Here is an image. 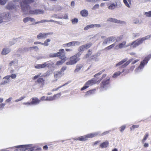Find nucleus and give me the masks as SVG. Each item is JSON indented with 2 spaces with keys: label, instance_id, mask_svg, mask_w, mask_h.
Masks as SVG:
<instances>
[{
  "label": "nucleus",
  "instance_id": "1",
  "mask_svg": "<svg viewBox=\"0 0 151 151\" xmlns=\"http://www.w3.org/2000/svg\"><path fill=\"white\" fill-rule=\"evenodd\" d=\"M150 37V35H148L141 39H139L133 42L131 44H126V42L123 41V47H127L130 45H132L133 47L135 48L143 43L145 40L148 39Z\"/></svg>",
  "mask_w": 151,
  "mask_h": 151
},
{
  "label": "nucleus",
  "instance_id": "2",
  "mask_svg": "<svg viewBox=\"0 0 151 151\" xmlns=\"http://www.w3.org/2000/svg\"><path fill=\"white\" fill-rule=\"evenodd\" d=\"M21 9L25 13L29 12L33 14H40L44 13V11L42 9L30 10L29 6H25L23 4H21Z\"/></svg>",
  "mask_w": 151,
  "mask_h": 151
},
{
  "label": "nucleus",
  "instance_id": "3",
  "mask_svg": "<svg viewBox=\"0 0 151 151\" xmlns=\"http://www.w3.org/2000/svg\"><path fill=\"white\" fill-rule=\"evenodd\" d=\"M11 15L9 13H4L0 14V23L9 20Z\"/></svg>",
  "mask_w": 151,
  "mask_h": 151
},
{
  "label": "nucleus",
  "instance_id": "4",
  "mask_svg": "<svg viewBox=\"0 0 151 151\" xmlns=\"http://www.w3.org/2000/svg\"><path fill=\"white\" fill-rule=\"evenodd\" d=\"M80 60V58L76 56L73 55L70 58V61L67 62L66 64L67 65H73L77 63Z\"/></svg>",
  "mask_w": 151,
  "mask_h": 151
},
{
  "label": "nucleus",
  "instance_id": "5",
  "mask_svg": "<svg viewBox=\"0 0 151 151\" xmlns=\"http://www.w3.org/2000/svg\"><path fill=\"white\" fill-rule=\"evenodd\" d=\"M58 57L61 59V60H62L64 62L67 60V58L65 56L64 50L63 49H60L59 51L58 52Z\"/></svg>",
  "mask_w": 151,
  "mask_h": 151
},
{
  "label": "nucleus",
  "instance_id": "6",
  "mask_svg": "<svg viewBox=\"0 0 151 151\" xmlns=\"http://www.w3.org/2000/svg\"><path fill=\"white\" fill-rule=\"evenodd\" d=\"M149 60V58L148 57H145L143 60L141 62L140 65L138 67V68L140 69L143 68L145 65L147 64Z\"/></svg>",
  "mask_w": 151,
  "mask_h": 151
},
{
  "label": "nucleus",
  "instance_id": "7",
  "mask_svg": "<svg viewBox=\"0 0 151 151\" xmlns=\"http://www.w3.org/2000/svg\"><path fill=\"white\" fill-rule=\"evenodd\" d=\"M116 40V38L114 37H109L106 39L103 42L102 45H105L107 44L108 43H109L110 42H113Z\"/></svg>",
  "mask_w": 151,
  "mask_h": 151
},
{
  "label": "nucleus",
  "instance_id": "8",
  "mask_svg": "<svg viewBox=\"0 0 151 151\" xmlns=\"http://www.w3.org/2000/svg\"><path fill=\"white\" fill-rule=\"evenodd\" d=\"M53 34L52 32L50 33H40L38 34L37 36V38L38 39L40 38H45L47 36Z\"/></svg>",
  "mask_w": 151,
  "mask_h": 151
},
{
  "label": "nucleus",
  "instance_id": "9",
  "mask_svg": "<svg viewBox=\"0 0 151 151\" xmlns=\"http://www.w3.org/2000/svg\"><path fill=\"white\" fill-rule=\"evenodd\" d=\"M101 27V25L100 24H91L87 26L84 28V29L85 30H87L88 29L91 28L93 27L99 28Z\"/></svg>",
  "mask_w": 151,
  "mask_h": 151
},
{
  "label": "nucleus",
  "instance_id": "10",
  "mask_svg": "<svg viewBox=\"0 0 151 151\" xmlns=\"http://www.w3.org/2000/svg\"><path fill=\"white\" fill-rule=\"evenodd\" d=\"M34 1V0H23L22 1L20 2L21 6V4H22L25 6H29L28 4L33 2Z\"/></svg>",
  "mask_w": 151,
  "mask_h": 151
},
{
  "label": "nucleus",
  "instance_id": "11",
  "mask_svg": "<svg viewBox=\"0 0 151 151\" xmlns=\"http://www.w3.org/2000/svg\"><path fill=\"white\" fill-rule=\"evenodd\" d=\"M107 21L110 22H114L115 23L118 24H122V21L119 20H117L114 18H109L107 20Z\"/></svg>",
  "mask_w": 151,
  "mask_h": 151
},
{
  "label": "nucleus",
  "instance_id": "12",
  "mask_svg": "<svg viewBox=\"0 0 151 151\" xmlns=\"http://www.w3.org/2000/svg\"><path fill=\"white\" fill-rule=\"evenodd\" d=\"M63 74V73H62L60 71H55L54 72V77L55 78H57L56 81L57 80V78L61 77Z\"/></svg>",
  "mask_w": 151,
  "mask_h": 151
},
{
  "label": "nucleus",
  "instance_id": "13",
  "mask_svg": "<svg viewBox=\"0 0 151 151\" xmlns=\"http://www.w3.org/2000/svg\"><path fill=\"white\" fill-rule=\"evenodd\" d=\"M3 79L4 80L1 83V85H4L10 82V80L9 78V77L8 76H6L4 77Z\"/></svg>",
  "mask_w": 151,
  "mask_h": 151
},
{
  "label": "nucleus",
  "instance_id": "14",
  "mask_svg": "<svg viewBox=\"0 0 151 151\" xmlns=\"http://www.w3.org/2000/svg\"><path fill=\"white\" fill-rule=\"evenodd\" d=\"M32 101L31 102V104H39L40 100L37 98H32Z\"/></svg>",
  "mask_w": 151,
  "mask_h": 151
},
{
  "label": "nucleus",
  "instance_id": "15",
  "mask_svg": "<svg viewBox=\"0 0 151 151\" xmlns=\"http://www.w3.org/2000/svg\"><path fill=\"white\" fill-rule=\"evenodd\" d=\"M83 64H78L76 65V68L74 70V73L78 72L83 68Z\"/></svg>",
  "mask_w": 151,
  "mask_h": 151
},
{
  "label": "nucleus",
  "instance_id": "16",
  "mask_svg": "<svg viewBox=\"0 0 151 151\" xmlns=\"http://www.w3.org/2000/svg\"><path fill=\"white\" fill-rule=\"evenodd\" d=\"M28 21H30L31 22H35V19L29 17H28L24 18L23 19V22L24 23H26Z\"/></svg>",
  "mask_w": 151,
  "mask_h": 151
},
{
  "label": "nucleus",
  "instance_id": "17",
  "mask_svg": "<svg viewBox=\"0 0 151 151\" xmlns=\"http://www.w3.org/2000/svg\"><path fill=\"white\" fill-rule=\"evenodd\" d=\"M11 50L10 49L5 48L3 49L1 54L2 55H6Z\"/></svg>",
  "mask_w": 151,
  "mask_h": 151
},
{
  "label": "nucleus",
  "instance_id": "18",
  "mask_svg": "<svg viewBox=\"0 0 151 151\" xmlns=\"http://www.w3.org/2000/svg\"><path fill=\"white\" fill-rule=\"evenodd\" d=\"M117 6V4H115L114 3L111 4L108 6V9L110 10H113Z\"/></svg>",
  "mask_w": 151,
  "mask_h": 151
},
{
  "label": "nucleus",
  "instance_id": "19",
  "mask_svg": "<svg viewBox=\"0 0 151 151\" xmlns=\"http://www.w3.org/2000/svg\"><path fill=\"white\" fill-rule=\"evenodd\" d=\"M132 59H129L127 61V59H123V68L128 65L132 61Z\"/></svg>",
  "mask_w": 151,
  "mask_h": 151
},
{
  "label": "nucleus",
  "instance_id": "20",
  "mask_svg": "<svg viewBox=\"0 0 151 151\" xmlns=\"http://www.w3.org/2000/svg\"><path fill=\"white\" fill-rule=\"evenodd\" d=\"M80 14L82 16L86 17L88 15V12L87 10L84 9L81 11Z\"/></svg>",
  "mask_w": 151,
  "mask_h": 151
},
{
  "label": "nucleus",
  "instance_id": "21",
  "mask_svg": "<svg viewBox=\"0 0 151 151\" xmlns=\"http://www.w3.org/2000/svg\"><path fill=\"white\" fill-rule=\"evenodd\" d=\"M16 148H20V150L21 151H25L27 150L25 145L17 146L16 147Z\"/></svg>",
  "mask_w": 151,
  "mask_h": 151
},
{
  "label": "nucleus",
  "instance_id": "22",
  "mask_svg": "<svg viewBox=\"0 0 151 151\" xmlns=\"http://www.w3.org/2000/svg\"><path fill=\"white\" fill-rule=\"evenodd\" d=\"M109 143L108 141L105 142L101 143L100 145L102 148H106L108 146Z\"/></svg>",
  "mask_w": 151,
  "mask_h": 151
},
{
  "label": "nucleus",
  "instance_id": "23",
  "mask_svg": "<svg viewBox=\"0 0 151 151\" xmlns=\"http://www.w3.org/2000/svg\"><path fill=\"white\" fill-rule=\"evenodd\" d=\"M96 83V82L93 80H91L89 81L86 83L85 85H92L93 84H95Z\"/></svg>",
  "mask_w": 151,
  "mask_h": 151
},
{
  "label": "nucleus",
  "instance_id": "24",
  "mask_svg": "<svg viewBox=\"0 0 151 151\" xmlns=\"http://www.w3.org/2000/svg\"><path fill=\"white\" fill-rule=\"evenodd\" d=\"M98 134V133H94L88 134L87 135L88 138L93 137H94L96 136Z\"/></svg>",
  "mask_w": 151,
  "mask_h": 151
},
{
  "label": "nucleus",
  "instance_id": "25",
  "mask_svg": "<svg viewBox=\"0 0 151 151\" xmlns=\"http://www.w3.org/2000/svg\"><path fill=\"white\" fill-rule=\"evenodd\" d=\"M109 80V79L106 80L105 81H103L102 82V83L101 84V87L102 88H104V86L107 84H108L109 82L108 81Z\"/></svg>",
  "mask_w": 151,
  "mask_h": 151
},
{
  "label": "nucleus",
  "instance_id": "26",
  "mask_svg": "<svg viewBox=\"0 0 151 151\" xmlns=\"http://www.w3.org/2000/svg\"><path fill=\"white\" fill-rule=\"evenodd\" d=\"M92 52L91 50H88V53L86 55L85 57L83 58L84 59L87 58L89 57L92 54Z\"/></svg>",
  "mask_w": 151,
  "mask_h": 151
},
{
  "label": "nucleus",
  "instance_id": "27",
  "mask_svg": "<svg viewBox=\"0 0 151 151\" xmlns=\"http://www.w3.org/2000/svg\"><path fill=\"white\" fill-rule=\"evenodd\" d=\"M61 93H58L56 94L53 97H49V101H52L54 99H56V98H55V97L56 96L58 95L59 96H60L61 95Z\"/></svg>",
  "mask_w": 151,
  "mask_h": 151
},
{
  "label": "nucleus",
  "instance_id": "28",
  "mask_svg": "<svg viewBox=\"0 0 151 151\" xmlns=\"http://www.w3.org/2000/svg\"><path fill=\"white\" fill-rule=\"evenodd\" d=\"M123 72V71L122 72H120V71H118L116 72H115L114 73V75L112 76V77L113 78H116L117 77L119 76L121 73H122Z\"/></svg>",
  "mask_w": 151,
  "mask_h": 151
},
{
  "label": "nucleus",
  "instance_id": "29",
  "mask_svg": "<svg viewBox=\"0 0 151 151\" xmlns=\"http://www.w3.org/2000/svg\"><path fill=\"white\" fill-rule=\"evenodd\" d=\"M123 66V60H122L116 64V67H119V68H122Z\"/></svg>",
  "mask_w": 151,
  "mask_h": 151
},
{
  "label": "nucleus",
  "instance_id": "30",
  "mask_svg": "<svg viewBox=\"0 0 151 151\" xmlns=\"http://www.w3.org/2000/svg\"><path fill=\"white\" fill-rule=\"evenodd\" d=\"M46 64V66L49 68H51L52 67L54 68V63L52 62L50 63H48L47 62H45Z\"/></svg>",
  "mask_w": 151,
  "mask_h": 151
},
{
  "label": "nucleus",
  "instance_id": "31",
  "mask_svg": "<svg viewBox=\"0 0 151 151\" xmlns=\"http://www.w3.org/2000/svg\"><path fill=\"white\" fill-rule=\"evenodd\" d=\"M32 49V48L31 47H25L23 48L22 50V52H26L29 51L30 50Z\"/></svg>",
  "mask_w": 151,
  "mask_h": 151
},
{
  "label": "nucleus",
  "instance_id": "32",
  "mask_svg": "<svg viewBox=\"0 0 151 151\" xmlns=\"http://www.w3.org/2000/svg\"><path fill=\"white\" fill-rule=\"evenodd\" d=\"M87 138V135H86L79 137L78 140L81 141H85L86 140Z\"/></svg>",
  "mask_w": 151,
  "mask_h": 151
},
{
  "label": "nucleus",
  "instance_id": "33",
  "mask_svg": "<svg viewBox=\"0 0 151 151\" xmlns=\"http://www.w3.org/2000/svg\"><path fill=\"white\" fill-rule=\"evenodd\" d=\"M149 136V134L148 133H147L145 136H144V138L142 140V143H144L145 142L146 140L147 139Z\"/></svg>",
  "mask_w": 151,
  "mask_h": 151
},
{
  "label": "nucleus",
  "instance_id": "34",
  "mask_svg": "<svg viewBox=\"0 0 151 151\" xmlns=\"http://www.w3.org/2000/svg\"><path fill=\"white\" fill-rule=\"evenodd\" d=\"M78 20L77 18H74L71 20L72 23L73 24H76L78 23Z\"/></svg>",
  "mask_w": 151,
  "mask_h": 151
},
{
  "label": "nucleus",
  "instance_id": "35",
  "mask_svg": "<svg viewBox=\"0 0 151 151\" xmlns=\"http://www.w3.org/2000/svg\"><path fill=\"white\" fill-rule=\"evenodd\" d=\"M37 81L39 83H41L42 85H44V80L42 78H38L37 80Z\"/></svg>",
  "mask_w": 151,
  "mask_h": 151
},
{
  "label": "nucleus",
  "instance_id": "36",
  "mask_svg": "<svg viewBox=\"0 0 151 151\" xmlns=\"http://www.w3.org/2000/svg\"><path fill=\"white\" fill-rule=\"evenodd\" d=\"M58 52L55 53H50L49 55V56L51 58H54L58 57Z\"/></svg>",
  "mask_w": 151,
  "mask_h": 151
},
{
  "label": "nucleus",
  "instance_id": "37",
  "mask_svg": "<svg viewBox=\"0 0 151 151\" xmlns=\"http://www.w3.org/2000/svg\"><path fill=\"white\" fill-rule=\"evenodd\" d=\"M7 9H12L13 8H14L15 7V6H14L11 3H9L7 6Z\"/></svg>",
  "mask_w": 151,
  "mask_h": 151
},
{
  "label": "nucleus",
  "instance_id": "38",
  "mask_svg": "<svg viewBox=\"0 0 151 151\" xmlns=\"http://www.w3.org/2000/svg\"><path fill=\"white\" fill-rule=\"evenodd\" d=\"M145 15L147 17H151V11L145 12Z\"/></svg>",
  "mask_w": 151,
  "mask_h": 151
},
{
  "label": "nucleus",
  "instance_id": "39",
  "mask_svg": "<svg viewBox=\"0 0 151 151\" xmlns=\"http://www.w3.org/2000/svg\"><path fill=\"white\" fill-rule=\"evenodd\" d=\"M85 49H87L91 46V43H89L83 45Z\"/></svg>",
  "mask_w": 151,
  "mask_h": 151
},
{
  "label": "nucleus",
  "instance_id": "40",
  "mask_svg": "<svg viewBox=\"0 0 151 151\" xmlns=\"http://www.w3.org/2000/svg\"><path fill=\"white\" fill-rule=\"evenodd\" d=\"M49 22V20H42L40 21L35 22V24H36L40 23H43V22Z\"/></svg>",
  "mask_w": 151,
  "mask_h": 151
},
{
  "label": "nucleus",
  "instance_id": "41",
  "mask_svg": "<svg viewBox=\"0 0 151 151\" xmlns=\"http://www.w3.org/2000/svg\"><path fill=\"white\" fill-rule=\"evenodd\" d=\"M85 50V48L83 45L80 46L78 49V50L79 52H81L84 51Z\"/></svg>",
  "mask_w": 151,
  "mask_h": 151
},
{
  "label": "nucleus",
  "instance_id": "42",
  "mask_svg": "<svg viewBox=\"0 0 151 151\" xmlns=\"http://www.w3.org/2000/svg\"><path fill=\"white\" fill-rule=\"evenodd\" d=\"M50 74V71H47L46 73H45L42 76H43L44 77H47Z\"/></svg>",
  "mask_w": 151,
  "mask_h": 151
},
{
  "label": "nucleus",
  "instance_id": "43",
  "mask_svg": "<svg viewBox=\"0 0 151 151\" xmlns=\"http://www.w3.org/2000/svg\"><path fill=\"white\" fill-rule=\"evenodd\" d=\"M50 41V39H47L46 41H45V42L44 43H43V45H44L45 46H47L48 45V44L47 42H49Z\"/></svg>",
  "mask_w": 151,
  "mask_h": 151
},
{
  "label": "nucleus",
  "instance_id": "44",
  "mask_svg": "<svg viewBox=\"0 0 151 151\" xmlns=\"http://www.w3.org/2000/svg\"><path fill=\"white\" fill-rule=\"evenodd\" d=\"M99 5L98 4H96L92 8V9L93 10L98 9L99 8Z\"/></svg>",
  "mask_w": 151,
  "mask_h": 151
},
{
  "label": "nucleus",
  "instance_id": "45",
  "mask_svg": "<svg viewBox=\"0 0 151 151\" xmlns=\"http://www.w3.org/2000/svg\"><path fill=\"white\" fill-rule=\"evenodd\" d=\"M123 2L124 3L125 5L128 7H130V4L128 3L127 0H123Z\"/></svg>",
  "mask_w": 151,
  "mask_h": 151
},
{
  "label": "nucleus",
  "instance_id": "46",
  "mask_svg": "<svg viewBox=\"0 0 151 151\" xmlns=\"http://www.w3.org/2000/svg\"><path fill=\"white\" fill-rule=\"evenodd\" d=\"M9 77V78L11 77L12 79H15L16 77V75L15 74H12L10 76H8Z\"/></svg>",
  "mask_w": 151,
  "mask_h": 151
},
{
  "label": "nucleus",
  "instance_id": "47",
  "mask_svg": "<svg viewBox=\"0 0 151 151\" xmlns=\"http://www.w3.org/2000/svg\"><path fill=\"white\" fill-rule=\"evenodd\" d=\"M6 1L7 0H0V4L2 5H4Z\"/></svg>",
  "mask_w": 151,
  "mask_h": 151
},
{
  "label": "nucleus",
  "instance_id": "48",
  "mask_svg": "<svg viewBox=\"0 0 151 151\" xmlns=\"http://www.w3.org/2000/svg\"><path fill=\"white\" fill-rule=\"evenodd\" d=\"M64 63V62H63V61L61 60L57 61L56 64V65H62Z\"/></svg>",
  "mask_w": 151,
  "mask_h": 151
},
{
  "label": "nucleus",
  "instance_id": "49",
  "mask_svg": "<svg viewBox=\"0 0 151 151\" xmlns=\"http://www.w3.org/2000/svg\"><path fill=\"white\" fill-rule=\"evenodd\" d=\"M139 127V125H132V127L131 128H130V129H131V130H132L135 128H138Z\"/></svg>",
  "mask_w": 151,
  "mask_h": 151
},
{
  "label": "nucleus",
  "instance_id": "50",
  "mask_svg": "<svg viewBox=\"0 0 151 151\" xmlns=\"http://www.w3.org/2000/svg\"><path fill=\"white\" fill-rule=\"evenodd\" d=\"M86 1L91 2L92 3H96L97 2L98 0H86Z\"/></svg>",
  "mask_w": 151,
  "mask_h": 151
},
{
  "label": "nucleus",
  "instance_id": "51",
  "mask_svg": "<svg viewBox=\"0 0 151 151\" xmlns=\"http://www.w3.org/2000/svg\"><path fill=\"white\" fill-rule=\"evenodd\" d=\"M97 57L98 55L97 54L94 55L91 57V60H92L94 58H96Z\"/></svg>",
  "mask_w": 151,
  "mask_h": 151
},
{
  "label": "nucleus",
  "instance_id": "52",
  "mask_svg": "<svg viewBox=\"0 0 151 151\" xmlns=\"http://www.w3.org/2000/svg\"><path fill=\"white\" fill-rule=\"evenodd\" d=\"M40 65L41 68H43L46 67V64L45 63L43 64H40Z\"/></svg>",
  "mask_w": 151,
  "mask_h": 151
},
{
  "label": "nucleus",
  "instance_id": "53",
  "mask_svg": "<svg viewBox=\"0 0 151 151\" xmlns=\"http://www.w3.org/2000/svg\"><path fill=\"white\" fill-rule=\"evenodd\" d=\"M67 68L66 66H63L62 67V68L60 70V71L61 72L63 73V72L65 70H66V69Z\"/></svg>",
  "mask_w": 151,
  "mask_h": 151
},
{
  "label": "nucleus",
  "instance_id": "54",
  "mask_svg": "<svg viewBox=\"0 0 151 151\" xmlns=\"http://www.w3.org/2000/svg\"><path fill=\"white\" fill-rule=\"evenodd\" d=\"M115 46V44H112V45L109 46L108 47H107L105 49H111V48Z\"/></svg>",
  "mask_w": 151,
  "mask_h": 151
},
{
  "label": "nucleus",
  "instance_id": "55",
  "mask_svg": "<svg viewBox=\"0 0 151 151\" xmlns=\"http://www.w3.org/2000/svg\"><path fill=\"white\" fill-rule=\"evenodd\" d=\"M104 71V70H103L101 71H100V72H99V73H98L95 74V75H94V76L95 77H96V76H99L100 75V74H101V73H102Z\"/></svg>",
  "mask_w": 151,
  "mask_h": 151
},
{
  "label": "nucleus",
  "instance_id": "56",
  "mask_svg": "<svg viewBox=\"0 0 151 151\" xmlns=\"http://www.w3.org/2000/svg\"><path fill=\"white\" fill-rule=\"evenodd\" d=\"M93 90H90L86 92V95H88L92 93L93 92Z\"/></svg>",
  "mask_w": 151,
  "mask_h": 151
},
{
  "label": "nucleus",
  "instance_id": "57",
  "mask_svg": "<svg viewBox=\"0 0 151 151\" xmlns=\"http://www.w3.org/2000/svg\"><path fill=\"white\" fill-rule=\"evenodd\" d=\"M27 149H30V147L32 146V144L25 145Z\"/></svg>",
  "mask_w": 151,
  "mask_h": 151
},
{
  "label": "nucleus",
  "instance_id": "58",
  "mask_svg": "<svg viewBox=\"0 0 151 151\" xmlns=\"http://www.w3.org/2000/svg\"><path fill=\"white\" fill-rule=\"evenodd\" d=\"M15 63V61H12L9 64V65L10 66H12V65H14Z\"/></svg>",
  "mask_w": 151,
  "mask_h": 151
},
{
  "label": "nucleus",
  "instance_id": "59",
  "mask_svg": "<svg viewBox=\"0 0 151 151\" xmlns=\"http://www.w3.org/2000/svg\"><path fill=\"white\" fill-rule=\"evenodd\" d=\"M52 17H54L56 18H59V19L62 18V17H59L58 16L57 14H53V15H52Z\"/></svg>",
  "mask_w": 151,
  "mask_h": 151
},
{
  "label": "nucleus",
  "instance_id": "60",
  "mask_svg": "<svg viewBox=\"0 0 151 151\" xmlns=\"http://www.w3.org/2000/svg\"><path fill=\"white\" fill-rule=\"evenodd\" d=\"M35 68L36 69H41L40 64H38L35 65Z\"/></svg>",
  "mask_w": 151,
  "mask_h": 151
},
{
  "label": "nucleus",
  "instance_id": "61",
  "mask_svg": "<svg viewBox=\"0 0 151 151\" xmlns=\"http://www.w3.org/2000/svg\"><path fill=\"white\" fill-rule=\"evenodd\" d=\"M31 47L32 48V49H35L36 51H37L38 50V48L37 46L33 47Z\"/></svg>",
  "mask_w": 151,
  "mask_h": 151
},
{
  "label": "nucleus",
  "instance_id": "62",
  "mask_svg": "<svg viewBox=\"0 0 151 151\" xmlns=\"http://www.w3.org/2000/svg\"><path fill=\"white\" fill-rule=\"evenodd\" d=\"M40 74H41V73H40L39 75H36V76H35L33 78V80H35L37 78H38L40 76Z\"/></svg>",
  "mask_w": 151,
  "mask_h": 151
},
{
  "label": "nucleus",
  "instance_id": "63",
  "mask_svg": "<svg viewBox=\"0 0 151 151\" xmlns=\"http://www.w3.org/2000/svg\"><path fill=\"white\" fill-rule=\"evenodd\" d=\"M88 87V86H84V87H83V88H82L81 89V90L83 91V90L87 88Z\"/></svg>",
  "mask_w": 151,
  "mask_h": 151
},
{
  "label": "nucleus",
  "instance_id": "64",
  "mask_svg": "<svg viewBox=\"0 0 151 151\" xmlns=\"http://www.w3.org/2000/svg\"><path fill=\"white\" fill-rule=\"evenodd\" d=\"M143 146L145 147H148L149 146V144L147 143H145L144 144Z\"/></svg>",
  "mask_w": 151,
  "mask_h": 151
}]
</instances>
